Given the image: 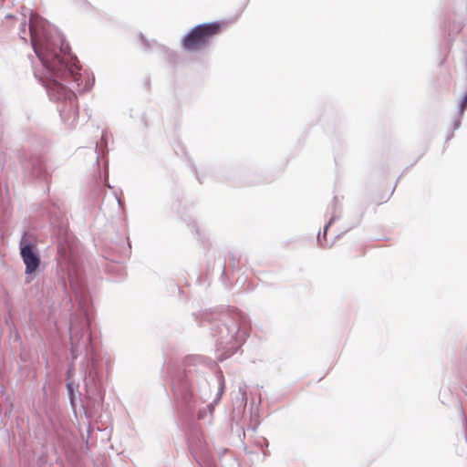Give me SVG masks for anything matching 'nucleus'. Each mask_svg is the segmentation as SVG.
<instances>
[{
  "label": "nucleus",
  "instance_id": "nucleus-4",
  "mask_svg": "<svg viewBox=\"0 0 467 467\" xmlns=\"http://www.w3.org/2000/svg\"><path fill=\"white\" fill-rule=\"evenodd\" d=\"M52 95L55 96L57 99H71L75 98V94L69 91L62 83L54 80L52 85L49 87Z\"/></svg>",
  "mask_w": 467,
  "mask_h": 467
},
{
  "label": "nucleus",
  "instance_id": "nucleus-6",
  "mask_svg": "<svg viewBox=\"0 0 467 467\" xmlns=\"http://www.w3.org/2000/svg\"><path fill=\"white\" fill-rule=\"evenodd\" d=\"M465 107H467V94L464 96L462 99V110H463Z\"/></svg>",
  "mask_w": 467,
  "mask_h": 467
},
{
  "label": "nucleus",
  "instance_id": "nucleus-2",
  "mask_svg": "<svg viewBox=\"0 0 467 467\" xmlns=\"http://www.w3.org/2000/svg\"><path fill=\"white\" fill-rule=\"evenodd\" d=\"M221 30L222 25L217 22L199 25L184 36L182 47L188 51H199L207 47L211 39Z\"/></svg>",
  "mask_w": 467,
  "mask_h": 467
},
{
  "label": "nucleus",
  "instance_id": "nucleus-5",
  "mask_svg": "<svg viewBox=\"0 0 467 467\" xmlns=\"http://www.w3.org/2000/svg\"><path fill=\"white\" fill-rule=\"evenodd\" d=\"M26 23H24V24L22 25L20 34H21V37H22L23 39H25V40H26Z\"/></svg>",
  "mask_w": 467,
  "mask_h": 467
},
{
  "label": "nucleus",
  "instance_id": "nucleus-7",
  "mask_svg": "<svg viewBox=\"0 0 467 467\" xmlns=\"http://www.w3.org/2000/svg\"><path fill=\"white\" fill-rule=\"evenodd\" d=\"M58 252L63 256L66 257V252L63 250V248L59 245L58 246Z\"/></svg>",
  "mask_w": 467,
  "mask_h": 467
},
{
  "label": "nucleus",
  "instance_id": "nucleus-1",
  "mask_svg": "<svg viewBox=\"0 0 467 467\" xmlns=\"http://www.w3.org/2000/svg\"><path fill=\"white\" fill-rule=\"evenodd\" d=\"M44 26V22L36 16H31L29 20V31L33 48L41 60L43 65L50 70L56 77L78 82L80 73L79 67L75 64H68V57L66 55L61 56L59 52L54 48L49 43L45 45L41 43L40 29Z\"/></svg>",
  "mask_w": 467,
  "mask_h": 467
},
{
  "label": "nucleus",
  "instance_id": "nucleus-3",
  "mask_svg": "<svg viewBox=\"0 0 467 467\" xmlns=\"http://www.w3.org/2000/svg\"><path fill=\"white\" fill-rule=\"evenodd\" d=\"M21 256L26 265V274H32L36 272L40 265V259L34 252L31 244H25L21 247Z\"/></svg>",
  "mask_w": 467,
  "mask_h": 467
}]
</instances>
